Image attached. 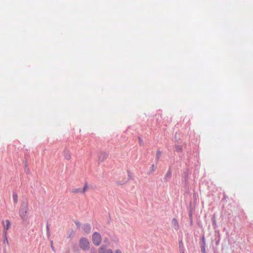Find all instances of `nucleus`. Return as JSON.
<instances>
[{"mask_svg": "<svg viewBox=\"0 0 253 253\" xmlns=\"http://www.w3.org/2000/svg\"><path fill=\"white\" fill-rule=\"evenodd\" d=\"M29 206L27 203H22L19 211V214L23 221H26L28 218Z\"/></svg>", "mask_w": 253, "mask_h": 253, "instance_id": "obj_1", "label": "nucleus"}, {"mask_svg": "<svg viewBox=\"0 0 253 253\" xmlns=\"http://www.w3.org/2000/svg\"><path fill=\"white\" fill-rule=\"evenodd\" d=\"M79 246L82 250L86 251L89 249L90 243L86 238H82L79 241Z\"/></svg>", "mask_w": 253, "mask_h": 253, "instance_id": "obj_2", "label": "nucleus"}, {"mask_svg": "<svg viewBox=\"0 0 253 253\" xmlns=\"http://www.w3.org/2000/svg\"><path fill=\"white\" fill-rule=\"evenodd\" d=\"M92 240L95 245L99 246L102 242V237L99 233L94 232L92 234Z\"/></svg>", "mask_w": 253, "mask_h": 253, "instance_id": "obj_3", "label": "nucleus"}, {"mask_svg": "<svg viewBox=\"0 0 253 253\" xmlns=\"http://www.w3.org/2000/svg\"><path fill=\"white\" fill-rule=\"evenodd\" d=\"M98 253H113L111 249H107L104 246H102L98 250Z\"/></svg>", "mask_w": 253, "mask_h": 253, "instance_id": "obj_4", "label": "nucleus"}, {"mask_svg": "<svg viewBox=\"0 0 253 253\" xmlns=\"http://www.w3.org/2000/svg\"><path fill=\"white\" fill-rule=\"evenodd\" d=\"M107 157L108 154L106 152H100L99 155V161L103 162Z\"/></svg>", "mask_w": 253, "mask_h": 253, "instance_id": "obj_5", "label": "nucleus"}, {"mask_svg": "<svg viewBox=\"0 0 253 253\" xmlns=\"http://www.w3.org/2000/svg\"><path fill=\"white\" fill-rule=\"evenodd\" d=\"M4 224V231L5 234H6L7 231L9 229V228L11 226V223L9 220H6L5 221V222H3Z\"/></svg>", "mask_w": 253, "mask_h": 253, "instance_id": "obj_6", "label": "nucleus"}, {"mask_svg": "<svg viewBox=\"0 0 253 253\" xmlns=\"http://www.w3.org/2000/svg\"><path fill=\"white\" fill-rule=\"evenodd\" d=\"M172 225L175 229L177 230L179 228V225L176 219L173 218L171 221Z\"/></svg>", "mask_w": 253, "mask_h": 253, "instance_id": "obj_7", "label": "nucleus"}, {"mask_svg": "<svg viewBox=\"0 0 253 253\" xmlns=\"http://www.w3.org/2000/svg\"><path fill=\"white\" fill-rule=\"evenodd\" d=\"M83 229L86 233H89L91 230V227L89 224H84L83 226Z\"/></svg>", "mask_w": 253, "mask_h": 253, "instance_id": "obj_8", "label": "nucleus"}, {"mask_svg": "<svg viewBox=\"0 0 253 253\" xmlns=\"http://www.w3.org/2000/svg\"><path fill=\"white\" fill-rule=\"evenodd\" d=\"M13 200L15 204H17L18 202V195L16 193L13 194Z\"/></svg>", "mask_w": 253, "mask_h": 253, "instance_id": "obj_9", "label": "nucleus"}, {"mask_svg": "<svg viewBox=\"0 0 253 253\" xmlns=\"http://www.w3.org/2000/svg\"><path fill=\"white\" fill-rule=\"evenodd\" d=\"M71 155L68 152H66L64 153V158L67 160H69L71 159Z\"/></svg>", "mask_w": 253, "mask_h": 253, "instance_id": "obj_10", "label": "nucleus"}, {"mask_svg": "<svg viewBox=\"0 0 253 253\" xmlns=\"http://www.w3.org/2000/svg\"><path fill=\"white\" fill-rule=\"evenodd\" d=\"M87 189V184L85 183L83 189H81V193H84Z\"/></svg>", "mask_w": 253, "mask_h": 253, "instance_id": "obj_11", "label": "nucleus"}, {"mask_svg": "<svg viewBox=\"0 0 253 253\" xmlns=\"http://www.w3.org/2000/svg\"><path fill=\"white\" fill-rule=\"evenodd\" d=\"M72 192L74 193H81V188H76L72 190Z\"/></svg>", "mask_w": 253, "mask_h": 253, "instance_id": "obj_12", "label": "nucleus"}, {"mask_svg": "<svg viewBox=\"0 0 253 253\" xmlns=\"http://www.w3.org/2000/svg\"><path fill=\"white\" fill-rule=\"evenodd\" d=\"M157 166L154 164L151 166L150 171L151 172H153L156 169Z\"/></svg>", "mask_w": 253, "mask_h": 253, "instance_id": "obj_13", "label": "nucleus"}, {"mask_svg": "<svg viewBox=\"0 0 253 253\" xmlns=\"http://www.w3.org/2000/svg\"><path fill=\"white\" fill-rule=\"evenodd\" d=\"M115 253H122V252L121 250L117 249V250H115Z\"/></svg>", "mask_w": 253, "mask_h": 253, "instance_id": "obj_14", "label": "nucleus"}, {"mask_svg": "<svg viewBox=\"0 0 253 253\" xmlns=\"http://www.w3.org/2000/svg\"><path fill=\"white\" fill-rule=\"evenodd\" d=\"M46 228H47V233H49V227H48V226H47Z\"/></svg>", "mask_w": 253, "mask_h": 253, "instance_id": "obj_15", "label": "nucleus"}, {"mask_svg": "<svg viewBox=\"0 0 253 253\" xmlns=\"http://www.w3.org/2000/svg\"><path fill=\"white\" fill-rule=\"evenodd\" d=\"M5 242L8 243V240H7V238H6V241H5Z\"/></svg>", "mask_w": 253, "mask_h": 253, "instance_id": "obj_16", "label": "nucleus"}, {"mask_svg": "<svg viewBox=\"0 0 253 253\" xmlns=\"http://www.w3.org/2000/svg\"><path fill=\"white\" fill-rule=\"evenodd\" d=\"M5 242L8 243V240H7V238H6V241H5Z\"/></svg>", "mask_w": 253, "mask_h": 253, "instance_id": "obj_17", "label": "nucleus"}, {"mask_svg": "<svg viewBox=\"0 0 253 253\" xmlns=\"http://www.w3.org/2000/svg\"><path fill=\"white\" fill-rule=\"evenodd\" d=\"M180 253H184L183 251H181Z\"/></svg>", "mask_w": 253, "mask_h": 253, "instance_id": "obj_18", "label": "nucleus"}, {"mask_svg": "<svg viewBox=\"0 0 253 253\" xmlns=\"http://www.w3.org/2000/svg\"><path fill=\"white\" fill-rule=\"evenodd\" d=\"M117 184H119L118 181H117Z\"/></svg>", "mask_w": 253, "mask_h": 253, "instance_id": "obj_19", "label": "nucleus"}]
</instances>
